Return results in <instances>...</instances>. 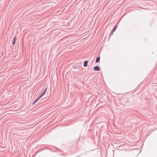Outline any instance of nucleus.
<instances>
[{"label":"nucleus","mask_w":157,"mask_h":157,"mask_svg":"<svg viewBox=\"0 0 157 157\" xmlns=\"http://www.w3.org/2000/svg\"><path fill=\"white\" fill-rule=\"evenodd\" d=\"M40 98L38 97L34 102L35 103H36Z\"/></svg>","instance_id":"obj_7"},{"label":"nucleus","mask_w":157,"mask_h":157,"mask_svg":"<svg viewBox=\"0 0 157 157\" xmlns=\"http://www.w3.org/2000/svg\"><path fill=\"white\" fill-rule=\"evenodd\" d=\"M88 61L87 60L85 61L83 63V65L84 67H86L88 64Z\"/></svg>","instance_id":"obj_2"},{"label":"nucleus","mask_w":157,"mask_h":157,"mask_svg":"<svg viewBox=\"0 0 157 157\" xmlns=\"http://www.w3.org/2000/svg\"><path fill=\"white\" fill-rule=\"evenodd\" d=\"M16 39V37H15L14 38L13 40V43H12V44L13 45H14V44H15Z\"/></svg>","instance_id":"obj_6"},{"label":"nucleus","mask_w":157,"mask_h":157,"mask_svg":"<svg viewBox=\"0 0 157 157\" xmlns=\"http://www.w3.org/2000/svg\"><path fill=\"white\" fill-rule=\"evenodd\" d=\"M73 69H78V67H73Z\"/></svg>","instance_id":"obj_10"},{"label":"nucleus","mask_w":157,"mask_h":157,"mask_svg":"<svg viewBox=\"0 0 157 157\" xmlns=\"http://www.w3.org/2000/svg\"><path fill=\"white\" fill-rule=\"evenodd\" d=\"M35 104V103L34 102H33L32 104V105H34Z\"/></svg>","instance_id":"obj_11"},{"label":"nucleus","mask_w":157,"mask_h":157,"mask_svg":"<svg viewBox=\"0 0 157 157\" xmlns=\"http://www.w3.org/2000/svg\"><path fill=\"white\" fill-rule=\"evenodd\" d=\"M45 94V93L43 91L42 93L40 94V95L38 97L40 98Z\"/></svg>","instance_id":"obj_4"},{"label":"nucleus","mask_w":157,"mask_h":157,"mask_svg":"<svg viewBox=\"0 0 157 157\" xmlns=\"http://www.w3.org/2000/svg\"><path fill=\"white\" fill-rule=\"evenodd\" d=\"M117 28V25H115L114 27L113 28L112 31H113V32H114L116 30V29Z\"/></svg>","instance_id":"obj_5"},{"label":"nucleus","mask_w":157,"mask_h":157,"mask_svg":"<svg viewBox=\"0 0 157 157\" xmlns=\"http://www.w3.org/2000/svg\"><path fill=\"white\" fill-rule=\"evenodd\" d=\"M100 59V56H98L97 57L96 59L95 60V62L97 63L99 61Z\"/></svg>","instance_id":"obj_3"},{"label":"nucleus","mask_w":157,"mask_h":157,"mask_svg":"<svg viewBox=\"0 0 157 157\" xmlns=\"http://www.w3.org/2000/svg\"><path fill=\"white\" fill-rule=\"evenodd\" d=\"M114 32H113V31H112L111 32V33H110V36H111V35H112L113 34V33Z\"/></svg>","instance_id":"obj_9"},{"label":"nucleus","mask_w":157,"mask_h":157,"mask_svg":"<svg viewBox=\"0 0 157 157\" xmlns=\"http://www.w3.org/2000/svg\"><path fill=\"white\" fill-rule=\"evenodd\" d=\"M47 88H46L44 90H43V92H44L45 93H46V90H47Z\"/></svg>","instance_id":"obj_8"},{"label":"nucleus","mask_w":157,"mask_h":157,"mask_svg":"<svg viewBox=\"0 0 157 157\" xmlns=\"http://www.w3.org/2000/svg\"><path fill=\"white\" fill-rule=\"evenodd\" d=\"M94 70L96 71H99L100 70V69L98 66H96L94 67Z\"/></svg>","instance_id":"obj_1"}]
</instances>
